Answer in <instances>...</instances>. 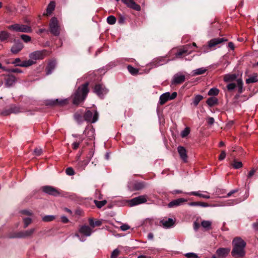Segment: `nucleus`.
Wrapping results in <instances>:
<instances>
[{
	"mask_svg": "<svg viewBox=\"0 0 258 258\" xmlns=\"http://www.w3.org/2000/svg\"><path fill=\"white\" fill-rule=\"evenodd\" d=\"M88 86L89 83L86 82L78 88L72 96V102L74 104L78 105L84 101L89 91Z\"/></svg>",
	"mask_w": 258,
	"mask_h": 258,
	"instance_id": "obj_1",
	"label": "nucleus"
},
{
	"mask_svg": "<svg viewBox=\"0 0 258 258\" xmlns=\"http://www.w3.org/2000/svg\"><path fill=\"white\" fill-rule=\"evenodd\" d=\"M233 249L232 255L235 258L243 256L245 255L244 248L246 242L239 237L234 238L232 241Z\"/></svg>",
	"mask_w": 258,
	"mask_h": 258,
	"instance_id": "obj_2",
	"label": "nucleus"
},
{
	"mask_svg": "<svg viewBox=\"0 0 258 258\" xmlns=\"http://www.w3.org/2000/svg\"><path fill=\"white\" fill-rule=\"evenodd\" d=\"M228 40L225 38H216L211 39L208 42L207 45H203L200 48L199 52L207 53L209 52L211 49H215V46L218 44L223 43L227 42Z\"/></svg>",
	"mask_w": 258,
	"mask_h": 258,
	"instance_id": "obj_3",
	"label": "nucleus"
},
{
	"mask_svg": "<svg viewBox=\"0 0 258 258\" xmlns=\"http://www.w3.org/2000/svg\"><path fill=\"white\" fill-rule=\"evenodd\" d=\"M36 228H34L25 231L14 232L10 235V237L11 238H27L31 237L36 231Z\"/></svg>",
	"mask_w": 258,
	"mask_h": 258,
	"instance_id": "obj_4",
	"label": "nucleus"
},
{
	"mask_svg": "<svg viewBox=\"0 0 258 258\" xmlns=\"http://www.w3.org/2000/svg\"><path fill=\"white\" fill-rule=\"evenodd\" d=\"M7 28L10 30L19 32L31 33L32 31V29L30 26L18 23L9 25L7 26Z\"/></svg>",
	"mask_w": 258,
	"mask_h": 258,
	"instance_id": "obj_5",
	"label": "nucleus"
},
{
	"mask_svg": "<svg viewBox=\"0 0 258 258\" xmlns=\"http://www.w3.org/2000/svg\"><path fill=\"white\" fill-rule=\"evenodd\" d=\"M83 117L84 120L90 123H95L98 120L99 113L96 110L93 111L88 110L85 112Z\"/></svg>",
	"mask_w": 258,
	"mask_h": 258,
	"instance_id": "obj_6",
	"label": "nucleus"
},
{
	"mask_svg": "<svg viewBox=\"0 0 258 258\" xmlns=\"http://www.w3.org/2000/svg\"><path fill=\"white\" fill-rule=\"evenodd\" d=\"M49 30L51 34L54 36H58L60 33V29L58 22L56 17H52L49 23Z\"/></svg>",
	"mask_w": 258,
	"mask_h": 258,
	"instance_id": "obj_7",
	"label": "nucleus"
},
{
	"mask_svg": "<svg viewBox=\"0 0 258 258\" xmlns=\"http://www.w3.org/2000/svg\"><path fill=\"white\" fill-rule=\"evenodd\" d=\"M47 54V51L45 49L35 51L29 54V57L32 60L43 59Z\"/></svg>",
	"mask_w": 258,
	"mask_h": 258,
	"instance_id": "obj_8",
	"label": "nucleus"
},
{
	"mask_svg": "<svg viewBox=\"0 0 258 258\" xmlns=\"http://www.w3.org/2000/svg\"><path fill=\"white\" fill-rule=\"evenodd\" d=\"M94 92L101 99H103L108 90L103 84H98L95 85L93 88Z\"/></svg>",
	"mask_w": 258,
	"mask_h": 258,
	"instance_id": "obj_9",
	"label": "nucleus"
},
{
	"mask_svg": "<svg viewBox=\"0 0 258 258\" xmlns=\"http://www.w3.org/2000/svg\"><path fill=\"white\" fill-rule=\"evenodd\" d=\"M20 112V108L15 104H11L5 108L1 112V115L8 116L11 113H18Z\"/></svg>",
	"mask_w": 258,
	"mask_h": 258,
	"instance_id": "obj_10",
	"label": "nucleus"
},
{
	"mask_svg": "<svg viewBox=\"0 0 258 258\" xmlns=\"http://www.w3.org/2000/svg\"><path fill=\"white\" fill-rule=\"evenodd\" d=\"M147 198L146 195L140 196L128 201V204L130 206H134L145 203L147 202Z\"/></svg>",
	"mask_w": 258,
	"mask_h": 258,
	"instance_id": "obj_11",
	"label": "nucleus"
},
{
	"mask_svg": "<svg viewBox=\"0 0 258 258\" xmlns=\"http://www.w3.org/2000/svg\"><path fill=\"white\" fill-rule=\"evenodd\" d=\"M148 186V184L142 181H136L132 183V187L131 190L132 191H138L141 190L146 188Z\"/></svg>",
	"mask_w": 258,
	"mask_h": 258,
	"instance_id": "obj_12",
	"label": "nucleus"
},
{
	"mask_svg": "<svg viewBox=\"0 0 258 258\" xmlns=\"http://www.w3.org/2000/svg\"><path fill=\"white\" fill-rule=\"evenodd\" d=\"M230 251V249L229 248H219L212 258H225L229 253Z\"/></svg>",
	"mask_w": 258,
	"mask_h": 258,
	"instance_id": "obj_13",
	"label": "nucleus"
},
{
	"mask_svg": "<svg viewBox=\"0 0 258 258\" xmlns=\"http://www.w3.org/2000/svg\"><path fill=\"white\" fill-rule=\"evenodd\" d=\"M41 190L43 192L51 196H57L59 195V192L55 188L50 185H45L41 187Z\"/></svg>",
	"mask_w": 258,
	"mask_h": 258,
	"instance_id": "obj_14",
	"label": "nucleus"
},
{
	"mask_svg": "<svg viewBox=\"0 0 258 258\" xmlns=\"http://www.w3.org/2000/svg\"><path fill=\"white\" fill-rule=\"evenodd\" d=\"M185 80V76L180 73L175 74L171 81V85H176L183 83Z\"/></svg>",
	"mask_w": 258,
	"mask_h": 258,
	"instance_id": "obj_15",
	"label": "nucleus"
},
{
	"mask_svg": "<svg viewBox=\"0 0 258 258\" xmlns=\"http://www.w3.org/2000/svg\"><path fill=\"white\" fill-rule=\"evenodd\" d=\"M24 46V44L20 40H15L11 51L14 54H17L23 49Z\"/></svg>",
	"mask_w": 258,
	"mask_h": 258,
	"instance_id": "obj_16",
	"label": "nucleus"
},
{
	"mask_svg": "<svg viewBox=\"0 0 258 258\" xmlns=\"http://www.w3.org/2000/svg\"><path fill=\"white\" fill-rule=\"evenodd\" d=\"M5 85L7 87H10L16 82V78L12 74L5 75Z\"/></svg>",
	"mask_w": 258,
	"mask_h": 258,
	"instance_id": "obj_17",
	"label": "nucleus"
},
{
	"mask_svg": "<svg viewBox=\"0 0 258 258\" xmlns=\"http://www.w3.org/2000/svg\"><path fill=\"white\" fill-rule=\"evenodd\" d=\"M166 62L165 57H159L156 58L153 60L151 63L152 67H158L162 65Z\"/></svg>",
	"mask_w": 258,
	"mask_h": 258,
	"instance_id": "obj_18",
	"label": "nucleus"
},
{
	"mask_svg": "<svg viewBox=\"0 0 258 258\" xmlns=\"http://www.w3.org/2000/svg\"><path fill=\"white\" fill-rule=\"evenodd\" d=\"M178 152L181 159L184 161L186 162L187 155L185 148L182 146H178L177 148Z\"/></svg>",
	"mask_w": 258,
	"mask_h": 258,
	"instance_id": "obj_19",
	"label": "nucleus"
},
{
	"mask_svg": "<svg viewBox=\"0 0 258 258\" xmlns=\"http://www.w3.org/2000/svg\"><path fill=\"white\" fill-rule=\"evenodd\" d=\"M79 231L80 233L83 234L84 235L86 236H90L92 232V229L88 226L87 225L82 226L80 228Z\"/></svg>",
	"mask_w": 258,
	"mask_h": 258,
	"instance_id": "obj_20",
	"label": "nucleus"
},
{
	"mask_svg": "<svg viewBox=\"0 0 258 258\" xmlns=\"http://www.w3.org/2000/svg\"><path fill=\"white\" fill-rule=\"evenodd\" d=\"M160 223L162 224L163 227L169 228L174 225L175 221L172 218H168L167 220L163 219L161 220Z\"/></svg>",
	"mask_w": 258,
	"mask_h": 258,
	"instance_id": "obj_21",
	"label": "nucleus"
},
{
	"mask_svg": "<svg viewBox=\"0 0 258 258\" xmlns=\"http://www.w3.org/2000/svg\"><path fill=\"white\" fill-rule=\"evenodd\" d=\"M185 202H186V200L185 199L183 198H179L172 201L168 204V206L169 208L177 207L181 205L182 203Z\"/></svg>",
	"mask_w": 258,
	"mask_h": 258,
	"instance_id": "obj_22",
	"label": "nucleus"
},
{
	"mask_svg": "<svg viewBox=\"0 0 258 258\" xmlns=\"http://www.w3.org/2000/svg\"><path fill=\"white\" fill-rule=\"evenodd\" d=\"M126 6L131 9H132L137 11H141V7L139 5L137 4L134 2V0H129L125 4Z\"/></svg>",
	"mask_w": 258,
	"mask_h": 258,
	"instance_id": "obj_23",
	"label": "nucleus"
},
{
	"mask_svg": "<svg viewBox=\"0 0 258 258\" xmlns=\"http://www.w3.org/2000/svg\"><path fill=\"white\" fill-rule=\"evenodd\" d=\"M170 93L166 92L162 94L159 98V103L160 105H163L168 100H170Z\"/></svg>",
	"mask_w": 258,
	"mask_h": 258,
	"instance_id": "obj_24",
	"label": "nucleus"
},
{
	"mask_svg": "<svg viewBox=\"0 0 258 258\" xmlns=\"http://www.w3.org/2000/svg\"><path fill=\"white\" fill-rule=\"evenodd\" d=\"M68 103L67 99L59 100L58 99L50 101L49 104L51 105L63 106Z\"/></svg>",
	"mask_w": 258,
	"mask_h": 258,
	"instance_id": "obj_25",
	"label": "nucleus"
},
{
	"mask_svg": "<svg viewBox=\"0 0 258 258\" xmlns=\"http://www.w3.org/2000/svg\"><path fill=\"white\" fill-rule=\"evenodd\" d=\"M188 45H184L183 48L178 49L176 53L175 56L177 58H181L183 55L188 52Z\"/></svg>",
	"mask_w": 258,
	"mask_h": 258,
	"instance_id": "obj_26",
	"label": "nucleus"
},
{
	"mask_svg": "<svg viewBox=\"0 0 258 258\" xmlns=\"http://www.w3.org/2000/svg\"><path fill=\"white\" fill-rule=\"evenodd\" d=\"M55 66L56 62L55 61H50L45 69L46 75H50L52 73V71L55 69Z\"/></svg>",
	"mask_w": 258,
	"mask_h": 258,
	"instance_id": "obj_27",
	"label": "nucleus"
},
{
	"mask_svg": "<svg viewBox=\"0 0 258 258\" xmlns=\"http://www.w3.org/2000/svg\"><path fill=\"white\" fill-rule=\"evenodd\" d=\"M10 33L6 31H0V40L2 42L7 41L10 37Z\"/></svg>",
	"mask_w": 258,
	"mask_h": 258,
	"instance_id": "obj_28",
	"label": "nucleus"
},
{
	"mask_svg": "<svg viewBox=\"0 0 258 258\" xmlns=\"http://www.w3.org/2000/svg\"><path fill=\"white\" fill-rule=\"evenodd\" d=\"M206 103H207V104L210 106V107H212V106H213L215 105H217L218 104V99L215 98V97H211L210 98H209L207 101H206Z\"/></svg>",
	"mask_w": 258,
	"mask_h": 258,
	"instance_id": "obj_29",
	"label": "nucleus"
},
{
	"mask_svg": "<svg viewBox=\"0 0 258 258\" xmlns=\"http://www.w3.org/2000/svg\"><path fill=\"white\" fill-rule=\"evenodd\" d=\"M89 223L90 226L92 228H94L96 226H99L102 224V222L98 220H94L92 218L89 219Z\"/></svg>",
	"mask_w": 258,
	"mask_h": 258,
	"instance_id": "obj_30",
	"label": "nucleus"
},
{
	"mask_svg": "<svg viewBox=\"0 0 258 258\" xmlns=\"http://www.w3.org/2000/svg\"><path fill=\"white\" fill-rule=\"evenodd\" d=\"M190 206H201L203 207H208L209 205L208 203L201 202H193L188 203Z\"/></svg>",
	"mask_w": 258,
	"mask_h": 258,
	"instance_id": "obj_31",
	"label": "nucleus"
},
{
	"mask_svg": "<svg viewBox=\"0 0 258 258\" xmlns=\"http://www.w3.org/2000/svg\"><path fill=\"white\" fill-rule=\"evenodd\" d=\"M35 63V61L31 60V59L28 60H25L21 63L20 64H18L19 67H28L29 66H31L33 64Z\"/></svg>",
	"mask_w": 258,
	"mask_h": 258,
	"instance_id": "obj_32",
	"label": "nucleus"
},
{
	"mask_svg": "<svg viewBox=\"0 0 258 258\" xmlns=\"http://www.w3.org/2000/svg\"><path fill=\"white\" fill-rule=\"evenodd\" d=\"M236 79V75L235 74H228L224 76V80L226 82H232Z\"/></svg>",
	"mask_w": 258,
	"mask_h": 258,
	"instance_id": "obj_33",
	"label": "nucleus"
},
{
	"mask_svg": "<svg viewBox=\"0 0 258 258\" xmlns=\"http://www.w3.org/2000/svg\"><path fill=\"white\" fill-rule=\"evenodd\" d=\"M55 2H51L48 6H47L46 11H47V15H50L52 12L54 11L55 9Z\"/></svg>",
	"mask_w": 258,
	"mask_h": 258,
	"instance_id": "obj_34",
	"label": "nucleus"
},
{
	"mask_svg": "<svg viewBox=\"0 0 258 258\" xmlns=\"http://www.w3.org/2000/svg\"><path fill=\"white\" fill-rule=\"evenodd\" d=\"M237 86L238 88V93L241 94L243 91V82L241 79H238L236 80Z\"/></svg>",
	"mask_w": 258,
	"mask_h": 258,
	"instance_id": "obj_35",
	"label": "nucleus"
},
{
	"mask_svg": "<svg viewBox=\"0 0 258 258\" xmlns=\"http://www.w3.org/2000/svg\"><path fill=\"white\" fill-rule=\"evenodd\" d=\"M246 84L253 83L258 82L257 76L255 74L253 76L250 77L245 81Z\"/></svg>",
	"mask_w": 258,
	"mask_h": 258,
	"instance_id": "obj_36",
	"label": "nucleus"
},
{
	"mask_svg": "<svg viewBox=\"0 0 258 258\" xmlns=\"http://www.w3.org/2000/svg\"><path fill=\"white\" fill-rule=\"evenodd\" d=\"M74 118L79 123L82 122L83 120H84L83 116L78 112H77L74 114Z\"/></svg>",
	"mask_w": 258,
	"mask_h": 258,
	"instance_id": "obj_37",
	"label": "nucleus"
},
{
	"mask_svg": "<svg viewBox=\"0 0 258 258\" xmlns=\"http://www.w3.org/2000/svg\"><path fill=\"white\" fill-rule=\"evenodd\" d=\"M207 71V69H204L203 68H199L198 69H196L193 71V75L194 76H197V75H200L204 74Z\"/></svg>",
	"mask_w": 258,
	"mask_h": 258,
	"instance_id": "obj_38",
	"label": "nucleus"
},
{
	"mask_svg": "<svg viewBox=\"0 0 258 258\" xmlns=\"http://www.w3.org/2000/svg\"><path fill=\"white\" fill-rule=\"evenodd\" d=\"M189 195L197 196L200 198H205L206 199H210V197L209 196L200 194L198 191H192L189 194Z\"/></svg>",
	"mask_w": 258,
	"mask_h": 258,
	"instance_id": "obj_39",
	"label": "nucleus"
},
{
	"mask_svg": "<svg viewBox=\"0 0 258 258\" xmlns=\"http://www.w3.org/2000/svg\"><path fill=\"white\" fill-rule=\"evenodd\" d=\"M127 68L128 72L132 75H136L138 74L139 70L137 69L134 68L131 65H128Z\"/></svg>",
	"mask_w": 258,
	"mask_h": 258,
	"instance_id": "obj_40",
	"label": "nucleus"
},
{
	"mask_svg": "<svg viewBox=\"0 0 258 258\" xmlns=\"http://www.w3.org/2000/svg\"><path fill=\"white\" fill-rule=\"evenodd\" d=\"M94 202L96 206L99 209H100L101 208H102L103 206H104L107 203V201L106 200H103L101 201L94 200Z\"/></svg>",
	"mask_w": 258,
	"mask_h": 258,
	"instance_id": "obj_41",
	"label": "nucleus"
},
{
	"mask_svg": "<svg viewBox=\"0 0 258 258\" xmlns=\"http://www.w3.org/2000/svg\"><path fill=\"white\" fill-rule=\"evenodd\" d=\"M212 223L209 221L204 220L201 222V225L203 227L207 229L211 228Z\"/></svg>",
	"mask_w": 258,
	"mask_h": 258,
	"instance_id": "obj_42",
	"label": "nucleus"
},
{
	"mask_svg": "<svg viewBox=\"0 0 258 258\" xmlns=\"http://www.w3.org/2000/svg\"><path fill=\"white\" fill-rule=\"evenodd\" d=\"M203 99V96L201 95H197L195 96L194 101L193 104L196 106L198 105L200 101H201Z\"/></svg>",
	"mask_w": 258,
	"mask_h": 258,
	"instance_id": "obj_43",
	"label": "nucleus"
},
{
	"mask_svg": "<svg viewBox=\"0 0 258 258\" xmlns=\"http://www.w3.org/2000/svg\"><path fill=\"white\" fill-rule=\"evenodd\" d=\"M24 222V228H26L32 222V219L30 218H24L23 219Z\"/></svg>",
	"mask_w": 258,
	"mask_h": 258,
	"instance_id": "obj_44",
	"label": "nucleus"
},
{
	"mask_svg": "<svg viewBox=\"0 0 258 258\" xmlns=\"http://www.w3.org/2000/svg\"><path fill=\"white\" fill-rule=\"evenodd\" d=\"M219 90L216 88H213L211 89L208 93L209 96H216L218 94Z\"/></svg>",
	"mask_w": 258,
	"mask_h": 258,
	"instance_id": "obj_45",
	"label": "nucleus"
},
{
	"mask_svg": "<svg viewBox=\"0 0 258 258\" xmlns=\"http://www.w3.org/2000/svg\"><path fill=\"white\" fill-rule=\"evenodd\" d=\"M116 19L112 15L109 16L107 18V22L110 25H113L116 23Z\"/></svg>",
	"mask_w": 258,
	"mask_h": 258,
	"instance_id": "obj_46",
	"label": "nucleus"
},
{
	"mask_svg": "<svg viewBox=\"0 0 258 258\" xmlns=\"http://www.w3.org/2000/svg\"><path fill=\"white\" fill-rule=\"evenodd\" d=\"M232 165L235 169H239L242 167V163L241 162L237 161L236 159H234Z\"/></svg>",
	"mask_w": 258,
	"mask_h": 258,
	"instance_id": "obj_47",
	"label": "nucleus"
},
{
	"mask_svg": "<svg viewBox=\"0 0 258 258\" xmlns=\"http://www.w3.org/2000/svg\"><path fill=\"white\" fill-rule=\"evenodd\" d=\"M20 37L25 43H28L31 40V37L26 34H21Z\"/></svg>",
	"mask_w": 258,
	"mask_h": 258,
	"instance_id": "obj_48",
	"label": "nucleus"
},
{
	"mask_svg": "<svg viewBox=\"0 0 258 258\" xmlns=\"http://www.w3.org/2000/svg\"><path fill=\"white\" fill-rule=\"evenodd\" d=\"M190 133V128L188 127H185L181 133V136L182 138H185L187 137Z\"/></svg>",
	"mask_w": 258,
	"mask_h": 258,
	"instance_id": "obj_49",
	"label": "nucleus"
},
{
	"mask_svg": "<svg viewBox=\"0 0 258 258\" xmlns=\"http://www.w3.org/2000/svg\"><path fill=\"white\" fill-rule=\"evenodd\" d=\"M55 219L54 216L46 215L43 217L42 220L44 222H50L53 221Z\"/></svg>",
	"mask_w": 258,
	"mask_h": 258,
	"instance_id": "obj_50",
	"label": "nucleus"
},
{
	"mask_svg": "<svg viewBox=\"0 0 258 258\" xmlns=\"http://www.w3.org/2000/svg\"><path fill=\"white\" fill-rule=\"evenodd\" d=\"M236 86H237V83H231L228 84L227 85L226 87H227V90L229 91H232L236 87Z\"/></svg>",
	"mask_w": 258,
	"mask_h": 258,
	"instance_id": "obj_51",
	"label": "nucleus"
},
{
	"mask_svg": "<svg viewBox=\"0 0 258 258\" xmlns=\"http://www.w3.org/2000/svg\"><path fill=\"white\" fill-rule=\"evenodd\" d=\"M66 173L67 175L71 176L75 174V171L73 168L68 167L66 169Z\"/></svg>",
	"mask_w": 258,
	"mask_h": 258,
	"instance_id": "obj_52",
	"label": "nucleus"
},
{
	"mask_svg": "<svg viewBox=\"0 0 258 258\" xmlns=\"http://www.w3.org/2000/svg\"><path fill=\"white\" fill-rule=\"evenodd\" d=\"M8 70L7 72L9 73H21L22 71L19 69H8Z\"/></svg>",
	"mask_w": 258,
	"mask_h": 258,
	"instance_id": "obj_53",
	"label": "nucleus"
},
{
	"mask_svg": "<svg viewBox=\"0 0 258 258\" xmlns=\"http://www.w3.org/2000/svg\"><path fill=\"white\" fill-rule=\"evenodd\" d=\"M120 253V251L118 250L117 249H114L111 254V258H116L117 257V256Z\"/></svg>",
	"mask_w": 258,
	"mask_h": 258,
	"instance_id": "obj_54",
	"label": "nucleus"
},
{
	"mask_svg": "<svg viewBox=\"0 0 258 258\" xmlns=\"http://www.w3.org/2000/svg\"><path fill=\"white\" fill-rule=\"evenodd\" d=\"M185 256L188 258H198V255L192 252L187 253L185 254Z\"/></svg>",
	"mask_w": 258,
	"mask_h": 258,
	"instance_id": "obj_55",
	"label": "nucleus"
},
{
	"mask_svg": "<svg viewBox=\"0 0 258 258\" xmlns=\"http://www.w3.org/2000/svg\"><path fill=\"white\" fill-rule=\"evenodd\" d=\"M226 152L225 151H221L220 155L218 157V159L219 160H223L226 157Z\"/></svg>",
	"mask_w": 258,
	"mask_h": 258,
	"instance_id": "obj_56",
	"label": "nucleus"
},
{
	"mask_svg": "<svg viewBox=\"0 0 258 258\" xmlns=\"http://www.w3.org/2000/svg\"><path fill=\"white\" fill-rule=\"evenodd\" d=\"M20 213L22 214L27 215V216H32L33 215L32 212L31 211H29L27 210H23L20 211Z\"/></svg>",
	"mask_w": 258,
	"mask_h": 258,
	"instance_id": "obj_57",
	"label": "nucleus"
},
{
	"mask_svg": "<svg viewBox=\"0 0 258 258\" xmlns=\"http://www.w3.org/2000/svg\"><path fill=\"white\" fill-rule=\"evenodd\" d=\"M35 154L37 156H40L42 154V150L41 148H36L34 150Z\"/></svg>",
	"mask_w": 258,
	"mask_h": 258,
	"instance_id": "obj_58",
	"label": "nucleus"
},
{
	"mask_svg": "<svg viewBox=\"0 0 258 258\" xmlns=\"http://www.w3.org/2000/svg\"><path fill=\"white\" fill-rule=\"evenodd\" d=\"M120 228L122 231H124L129 229L130 227L127 224H123L120 226Z\"/></svg>",
	"mask_w": 258,
	"mask_h": 258,
	"instance_id": "obj_59",
	"label": "nucleus"
},
{
	"mask_svg": "<svg viewBox=\"0 0 258 258\" xmlns=\"http://www.w3.org/2000/svg\"><path fill=\"white\" fill-rule=\"evenodd\" d=\"M21 62V59L20 58H17L13 62H12V63L15 64L16 66H19L18 64H20Z\"/></svg>",
	"mask_w": 258,
	"mask_h": 258,
	"instance_id": "obj_60",
	"label": "nucleus"
},
{
	"mask_svg": "<svg viewBox=\"0 0 258 258\" xmlns=\"http://www.w3.org/2000/svg\"><path fill=\"white\" fill-rule=\"evenodd\" d=\"M125 21V18L124 17L120 16L118 20V22L120 24H123Z\"/></svg>",
	"mask_w": 258,
	"mask_h": 258,
	"instance_id": "obj_61",
	"label": "nucleus"
},
{
	"mask_svg": "<svg viewBox=\"0 0 258 258\" xmlns=\"http://www.w3.org/2000/svg\"><path fill=\"white\" fill-rule=\"evenodd\" d=\"M80 142H74L72 144V147L74 150H76L79 146Z\"/></svg>",
	"mask_w": 258,
	"mask_h": 258,
	"instance_id": "obj_62",
	"label": "nucleus"
},
{
	"mask_svg": "<svg viewBox=\"0 0 258 258\" xmlns=\"http://www.w3.org/2000/svg\"><path fill=\"white\" fill-rule=\"evenodd\" d=\"M207 122L209 125H212L214 122V119L213 117H209L207 120Z\"/></svg>",
	"mask_w": 258,
	"mask_h": 258,
	"instance_id": "obj_63",
	"label": "nucleus"
},
{
	"mask_svg": "<svg viewBox=\"0 0 258 258\" xmlns=\"http://www.w3.org/2000/svg\"><path fill=\"white\" fill-rule=\"evenodd\" d=\"M61 220L62 222H63V223H67L69 221L68 218L67 217L64 216H62L61 217Z\"/></svg>",
	"mask_w": 258,
	"mask_h": 258,
	"instance_id": "obj_64",
	"label": "nucleus"
}]
</instances>
